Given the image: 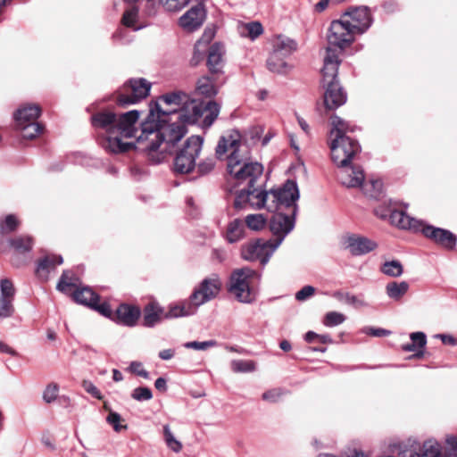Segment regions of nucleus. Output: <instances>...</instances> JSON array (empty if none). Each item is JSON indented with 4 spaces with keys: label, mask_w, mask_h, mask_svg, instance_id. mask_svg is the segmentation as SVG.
I'll return each instance as SVG.
<instances>
[{
    "label": "nucleus",
    "mask_w": 457,
    "mask_h": 457,
    "mask_svg": "<svg viewBox=\"0 0 457 457\" xmlns=\"http://www.w3.org/2000/svg\"><path fill=\"white\" fill-rule=\"evenodd\" d=\"M167 123L166 112L159 104H151L149 112L140 123V135L133 143H121L116 138V153L132 149L143 153L154 164L163 162L170 146L181 140L187 133V125L181 120Z\"/></svg>",
    "instance_id": "f257e3e1"
},
{
    "label": "nucleus",
    "mask_w": 457,
    "mask_h": 457,
    "mask_svg": "<svg viewBox=\"0 0 457 457\" xmlns=\"http://www.w3.org/2000/svg\"><path fill=\"white\" fill-rule=\"evenodd\" d=\"M227 154L228 181L253 187L261 179L263 167L257 162H249L248 146L241 141L237 131H231L219 140L216 147L217 157L222 159Z\"/></svg>",
    "instance_id": "f03ea898"
},
{
    "label": "nucleus",
    "mask_w": 457,
    "mask_h": 457,
    "mask_svg": "<svg viewBox=\"0 0 457 457\" xmlns=\"http://www.w3.org/2000/svg\"><path fill=\"white\" fill-rule=\"evenodd\" d=\"M155 104H159L166 112V117L175 116L177 120L187 123H199L204 128H210L220 111V106L216 102L189 101L188 96L182 91L162 95Z\"/></svg>",
    "instance_id": "7ed1b4c3"
},
{
    "label": "nucleus",
    "mask_w": 457,
    "mask_h": 457,
    "mask_svg": "<svg viewBox=\"0 0 457 457\" xmlns=\"http://www.w3.org/2000/svg\"><path fill=\"white\" fill-rule=\"evenodd\" d=\"M340 62L337 60V54L330 49L328 50V55L323 59L321 83L325 88L324 104L328 110L337 109L346 102V94L337 80Z\"/></svg>",
    "instance_id": "20e7f679"
},
{
    "label": "nucleus",
    "mask_w": 457,
    "mask_h": 457,
    "mask_svg": "<svg viewBox=\"0 0 457 457\" xmlns=\"http://www.w3.org/2000/svg\"><path fill=\"white\" fill-rule=\"evenodd\" d=\"M268 211H287L296 215L298 206L296 201L299 198V190L295 181L287 180L283 187L270 189Z\"/></svg>",
    "instance_id": "39448f33"
},
{
    "label": "nucleus",
    "mask_w": 457,
    "mask_h": 457,
    "mask_svg": "<svg viewBox=\"0 0 457 457\" xmlns=\"http://www.w3.org/2000/svg\"><path fill=\"white\" fill-rule=\"evenodd\" d=\"M260 277L258 272L247 267L236 270L231 274L228 290L239 302L250 303L255 298L251 284Z\"/></svg>",
    "instance_id": "423d86ee"
},
{
    "label": "nucleus",
    "mask_w": 457,
    "mask_h": 457,
    "mask_svg": "<svg viewBox=\"0 0 457 457\" xmlns=\"http://www.w3.org/2000/svg\"><path fill=\"white\" fill-rule=\"evenodd\" d=\"M92 125L97 129V142L108 154H114V111L112 109L102 110L91 118Z\"/></svg>",
    "instance_id": "0eeeda50"
},
{
    "label": "nucleus",
    "mask_w": 457,
    "mask_h": 457,
    "mask_svg": "<svg viewBox=\"0 0 457 457\" xmlns=\"http://www.w3.org/2000/svg\"><path fill=\"white\" fill-rule=\"evenodd\" d=\"M356 33L348 26V21H345L342 17L339 20L333 21L330 24L328 43L325 55H328V50H332L340 60L345 48L349 46L354 40Z\"/></svg>",
    "instance_id": "6e6552de"
},
{
    "label": "nucleus",
    "mask_w": 457,
    "mask_h": 457,
    "mask_svg": "<svg viewBox=\"0 0 457 457\" xmlns=\"http://www.w3.org/2000/svg\"><path fill=\"white\" fill-rule=\"evenodd\" d=\"M151 87V82L145 79H129L116 94V106L127 107L139 103L149 96Z\"/></svg>",
    "instance_id": "1a4fd4ad"
},
{
    "label": "nucleus",
    "mask_w": 457,
    "mask_h": 457,
    "mask_svg": "<svg viewBox=\"0 0 457 457\" xmlns=\"http://www.w3.org/2000/svg\"><path fill=\"white\" fill-rule=\"evenodd\" d=\"M203 146V138L199 136H192L187 139L184 146L175 157L174 170L178 173H189L195 166Z\"/></svg>",
    "instance_id": "9d476101"
},
{
    "label": "nucleus",
    "mask_w": 457,
    "mask_h": 457,
    "mask_svg": "<svg viewBox=\"0 0 457 457\" xmlns=\"http://www.w3.org/2000/svg\"><path fill=\"white\" fill-rule=\"evenodd\" d=\"M140 112L132 110L121 113L116 118V138L121 143H135L140 135V128L137 129V121Z\"/></svg>",
    "instance_id": "9b49d317"
},
{
    "label": "nucleus",
    "mask_w": 457,
    "mask_h": 457,
    "mask_svg": "<svg viewBox=\"0 0 457 457\" xmlns=\"http://www.w3.org/2000/svg\"><path fill=\"white\" fill-rule=\"evenodd\" d=\"M331 159L337 166H345L361 151L358 142L353 138H332L329 144Z\"/></svg>",
    "instance_id": "f8f14e48"
},
{
    "label": "nucleus",
    "mask_w": 457,
    "mask_h": 457,
    "mask_svg": "<svg viewBox=\"0 0 457 457\" xmlns=\"http://www.w3.org/2000/svg\"><path fill=\"white\" fill-rule=\"evenodd\" d=\"M270 201V192L255 187L254 184L253 187L246 186V188L241 189L237 194L234 206L237 209H243L248 205L253 209L266 208L268 210Z\"/></svg>",
    "instance_id": "ddd939ff"
},
{
    "label": "nucleus",
    "mask_w": 457,
    "mask_h": 457,
    "mask_svg": "<svg viewBox=\"0 0 457 457\" xmlns=\"http://www.w3.org/2000/svg\"><path fill=\"white\" fill-rule=\"evenodd\" d=\"M278 247L271 240L257 239L243 245L241 255L246 261H260L265 265Z\"/></svg>",
    "instance_id": "4468645a"
},
{
    "label": "nucleus",
    "mask_w": 457,
    "mask_h": 457,
    "mask_svg": "<svg viewBox=\"0 0 457 457\" xmlns=\"http://www.w3.org/2000/svg\"><path fill=\"white\" fill-rule=\"evenodd\" d=\"M222 287L220 278L212 274L205 278L197 288L194 290L190 295V300L197 308L204 303L216 298L220 294Z\"/></svg>",
    "instance_id": "2eb2a0df"
},
{
    "label": "nucleus",
    "mask_w": 457,
    "mask_h": 457,
    "mask_svg": "<svg viewBox=\"0 0 457 457\" xmlns=\"http://www.w3.org/2000/svg\"><path fill=\"white\" fill-rule=\"evenodd\" d=\"M295 216L292 212H284L282 211H275L270 221V229L276 237L273 241L278 246L280 245L284 238L295 228Z\"/></svg>",
    "instance_id": "dca6fc26"
},
{
    "label": "nucleus",
    "mask_w": 457,
    "mask_h": 457,
    "mask_svg": "<svg viewBox=\"0 0 457 457\" xmlns=\"http://www.w3.org/2000/svg\"><path fill=\"white\" fill-rule=\"evenodd\" d=\"M342 18L348 21V26L357 34L364 33L371 25L370 11L366 6L352 7Z\"/></svg>",
    "instance_id": "f3484780"
},
{
    "label": "nucleus",
    "mask_w": 457,
    "mask_h": 457,
    "mask_svg": "<svg viewBox=\"0 0 457 457\" xmlns=\"http://www.w3.org/2000/svg\"><path fill=\"white\" fill-rule=\"evenodd\" d=\"M10 246L13 250L11 262L14 267H21L29 261L28 254L31 252L34 245V238L29 235H21L9 241Z\"/></svg>",
    "instance_id": "a211bd4d"
},
{
    "label": "nucleus",
    "mask_w": 457,
    "mask_h": 457,
    "mask_svg": "<svg viewBox=\"0 0 457 457\" xmlns=\"http://www.w3.org/2000/svg\"><path fill=\"white\" fill-rule=\"evenodd\" d=\"M420 231L426 237L445 249H453L456 245L457 237L447 229L423 224Z\"/></svg>",
    "instance_id": "6ab92c4d"
},
{
    "label": "nucleus",
    "mask_w": 457,
    "mask_h": 457,
    "mask_svg": "<svg viewBox=\"0 0 457 457\" xmlns=\"http://www.w3.org/2000/svg\"><path fill=\"white\" fill-rule=\"evenodd\" d=\"M339 168L337 178L341 184L347 187H362L365 179L364 172L359 166H352L350 163Z\"/></svg>",
    "instance_id": "aec40b11"
},
{
    "label": "nucleus",
    "mask_w": 457,
    "mask_h": 457,
    "mask_svg": "<svg viewBox=\"0 0 457 457\" xmlns=\"http://www.w3.org/2000/svg\"><path fill=\"white\" fill-rule=\"evenodd\" d=\"M206 17L204 7L198 4L185 12L179 21V26L187 31H194L199 29Z\"/></svg>",
    "instance_id": "412c9836"
},
{
    "label": "nucleus",
    "mask_w": 457,
    "mask_h": 457,
    "mask_svg": "<svg viewBox=\"0 0 457 457\" xmlns=\"http://www.w3.org/2000/svg\"><path fill=\"white\" fill-rule=\"evenodd\" d=\"M345 248L353 254V255H362L366 254L373 250H375L378 246L377 243L373 240H370L365 237L351 235L345 238Z\"/></svg>",
    "instance_id": "4be33fe9"
},
{
    "label": "nucleus",
    "mask_w": 457,
    "mask_h": 457,
    "mask_svg": "<svg viewBox=\"0 0 457 457\" xmlns=\"http://www.w3.org/2000/svg\"><path fill=\"white\" fill-rule=\"evenodd\" d=\"M141 315L139 307L132 304L122 303L116 309V323L127 327L137 325Z\"/></svg>",
    "instance_id": "5701e85b"
},
{
    "label": "nucleus",
    "mask_w": 457,
    "mask_h": 457,
    "mask_svg": "<svg viewBox=\"0 0 457 457\" xmlns=\"http://www.w3.org/2000/svg\"><path fill=\"white\" fill-rule=\"evenodd\" d=\"M400 457H442L441 446L435 439H428L422 445L420 453L411 449L400 450L398 453Z\"/></svg>",
    "instance_id": "b1692460"
},
{
    "label": "nucleus",
    "mask_w": 457,
    "mask_h": 457,
    "mask_svg": "<svg viewBox=\"0 0 457 457\" xmlns=\"http://www.w3.org/2000/svg\"><path fill=\"white\" fill-rule=\"evenodd\" d=\"M390 222L402 229L420 231L423 222L407 215L403 211L395 210L390 213Z\"/></svg>",
    "instance_id": "393cba45"
},
{
    "label": "nucleus",
    "mask_w": 457,
    "mask_h": 457,
    "mask_svg": "<svg viewBox=\"0 0 457 457\" xmlns=\"http://www.w3.org/2000/svg\"><path fill=\"white\" fill-rule=\"evenodd\" d=\"M62 263V258L60 255L48 254L38 260L36 269V275L42 281L48 279L49 273L54 270L57 265Z\"/></svg>",
    "instance_id": "a878e982"
},
{
    "label": "nucleus",
    "mask_w": 457,
    "mask_h": 457,
    "mask_svg": "<svg viewBox=\"0 0 457 457\" xmlns=\"http://www.w3.org/2000/svg\"><path fill=\"white\" fill-rule=\"evenodd\" d=\"M224 47L221 44L215 43L210 49L207 58V66L212 74H220L223 69Z\"/></svg>",
    "instance_id": "bb28decb"
},
{
    "label": "nucleus",
    "mask_w": 457,
    "mask_h": 457,
    "mask_svg": "<svg viewBox=\"0 0 457 457\" xmlns=\"http://www.w3.org/2000/svg\"><path fill=\"white\" fill-rule=\"evenodd\" d=\"M298 48L297 42L287 36L278 35L273 39V49L272 54L283 55V57H288L294 54Z\"/></svg>",
    "instance_id": "cd10ccee"
},
{
    "label": "nucleus",
    "mask_w": 457,
    "mask_h": 457,
    "mask_svg": "<svg viewBox=\"0 0 457 457\" xmlns=\"http://www.w3.org/2000/svg\"><path fill=\"white\" fill-rule=\"evenodd\" d=\"M164 310L157 303L151 302L143 310V325L153 328L164 319Z\"/></svg>",
    "instance_id": "c85d7f7f"
},
{
    "label": "nucleus",
    "mask_w": 457,
    "mask_h": 457,
    "mask_svg": "<svg viewBox=\"0 0 457 457\" xmlns=\"http://www.w3.org/2000/svg\"><path fill=\"white\" fill-rule=\"evenodd\" d=\"M197 307L195 306L194 303L182 302L179 303L170 304L168 307V311L164 312V319H177L180 317H186L193 315L196 312Z\"/></svg>",
    "instance_id": "c756f323"
},
{
    "label": "nucleus",
    "mask_w": 457,
    "mask_h": 457,
    "mask_svg": "<svg viewBox=\"0 0 457 457\" xmlns=\"http://www.w3.org/2000/svg\"><path fill=\"white\" fill-rule=\"evenodd\" d=\"M81 286L79 277L71 270H63L56 288L64 294H71Z\"/></svg>",
    "instance_id": "7c9ffc66"
},
{
    "label": "nucleus",
    "mask_w": 457,
    "mask_h": 457,
    "mask_svg": "<svg viewBox=\"0 0 457 457\" xmlns=\"http://www.w3.org/2000/svg\"><path fill=\"white\" fill-rule=\"evenodd\" d=\"M41 113V109L37 104H29L20 108L14 114L17 125H25L30 122H37Z\"/></svg>",
    "instance_id": "2f4dec72"
},
{
    "label": "nucleus",
    "mask_w": 457,
    "mask_h": 457,
    "mask_svg": "<svg viewBox=\"0 0 457 457\" xmlns=\"http://www.w3.org/2000/svg\"><path fill=\"white\" fill-rule=\"evenodd\" d=\"M72 299L80 304L91 307L95 306L96 301L100 300L99 295L88 287H79L71 293Z\"/></svg>",
    "instance_id": "473e14b6"
},
{
    "label": "nucleus",
    "mask_w": 457,
    "mask_h": 457,
    "mask_svg": "<svg viewBox=\"0 0 457 457\" xmlns=\"http://www.w3.org/2000/svg\"><path fill=\"white\" fill-rule=\"evenodd\" d=\"M332 129L330 130V138H351L345 136L348 131H353V129L344 120L338 116L331 117Z\"/></svg>",
    "instance_id": "72a5a7b5"
},
{
    "label": "nucleus",
    "mask_w": 457,
    "mask_h": 457,
    "mask_svg": "<svg viewBox=\"0 0 457 457\" xmlns=\"http://www.w3.org/2000/svg\"><path fill=\"white\" fill-rule=\"evenodd\" d=\"M196 92L205 97H213L218 94V87L213 79L203 76L197 80Z\"/></svg>",
    "instance_id": "f704fd0d"
},
{
    "label": "nucleus",
    "mask_w": 457,
    "mask_h": 457,
    "mask_svg": "<svg viewBox=\"0 0 457 457\" xmlns=\"http://www.w3.org/2000/svg\"><path fill=\"white\" fill-rule=\"evenodd\" d=\"M286 58L287 57H283V55L270 53L267 60L268 69L275 73H287L290 71L291 67L286 62Z\"/></svg>",
    "instance_id": "c9c22d12"
},
{
    "label": "nucleus",
    "mask_w": 457,
    "mask_h": 457,
    "mask_svg": "<svg viewBox=\"0 0 457 457\" xmlns=\"http://www.w3.org/2000/svg\"><path fill=\"white\" fill-rule=\"evenodd\" d=\"M409 290V284L405 281H393L386 286L387 296L395 301H400Z\"/></svg>",
    "instance_id": "e433bc0d"
},
{
    "label": "nucleus",
    "mask_w": 457,
    "mask_h": 457,
    "mask_svg": "<svg viewBox=\"0 0 457 457\" xmlns=\"http://www.w3.org/2000/svg\"><path fill=\"white\" fill-rule=\"evenodd\" d=\"M121 24L133 30H138L144 26L138 23V8L135 5L129 6L123 13Z\"/></svg>",
    "instance_id": "4c0bfd02"
},
{
    "label": "nucleus",
    "mask_w": 457,
    "mask_h": 457,
    "mask_svg": "<svg viewBox=\"0 0 457 457\" xmlns=\"http://www.w3.org/2000/svg\"><path fill=\"white\" fill-rule=\"evenodd\" d=\"M244 222L239 219H235L229 222L227 228V239L229 243L239 241L244 236Z\"/></svg>",
    "instance_id": "58836bf2"
},
{
    "label": "nucleus",
    "mask_w": 457,
    "mask_h": 457,
    "mask_svg": "<svg viewBox=\"0 0 457 457\" xmlns=\"http://www.w3.org/2000/svg\"><path fill=\"white\" fill-rule=\"evenodd\" d=\"M163 438L167 447L170 450L176 453L181 452L183 448L182 443L175 437L169 425L163 426Z\"/></svg>",
    "instance_id": "ea45409f"
},
{
    "label": "nucleus",
    "mask_w": 457,
    "mask_h": 457,
    "mask_svg": "<svg viewBox=\"0 0 457 457\" xmlns=\"http://www.w3.org/2000/svg\"><path fill=\"white\" fill-rule=\"evenodd\" d=\"M17 127L21 130L22 137L26 139H33L41 134L44 130V126L38 122L17 125Z\"/></svg>",
    "instance_id": "a19ab883"
},
{
    "label": "nucleus",
    "mask_w": 457,
    "mask_h": 457,
    "mask_svg": "<svg viewBox=\"0 0 457 457\" xmlns=\"http://www.w3.org/2000/svg\"><path fill=\"white\" fill-rule=\"evenodd\" d=\"M263 32L262 24L258 21H252L245 24L240 31L241 35L254 40Z\"/></svg>",
    "instance_id": "79ce46f5"
},
{
    "label": "nucleus",
    "mask_w": 457,
    "mask_h": 457,
    "mask_svg": "<svg viewBox=\"0 0 457 457\" xmlns=\"http://www.w3.org/2000/svg\"><path fill=\"white\" fill-rule=\"evenodd\" d=\"M245 221L250 229L258 231L265 227L267 219L263 214H249L245 217Z\"/></svg>",
    "instance_id": "37998d69"
},
{
    "label": "nucleus",
    "mask_w": 457,
    "mask_h": 457,
    "mask_svg": "<svg viewBox=\"0 0 457 457\" xmlns=\"http://www.w3.org/2000/svg\"><path fill=\"white\" fill-rule=\"evenodd\" d=\"M381 271L390 277L397 278L403 274V265L398 261L386 262L381 267Z\"/></svg>",
    "instance_id": "c03bdc74"
},
{
    "label": "nucleus",
    "mask_w": 457,
    "mask_h": 457,
    "mask_svg": "<svg viewBox=\"0 0 457 457\" xmlns=\"http://www.w3.org/2000/svg\"><path fill=\"white\" fill-rule=\"evenodd\" d=\"M230 366L235 373H246L255 370V362L253 361L233 360Z\"/></svg>",
    "instance_id": "a18cd8bd"
},
{
    "label": "nucleus",
    "mask_w": 457,
    "mask_h": 457,
    "mask_svg": "<svg viewBox=\"0 0 457 457\" xmlns=\"http://www.w3.org/2000/svg\"><path fill=\"white\" fill-rule=\"evenodd\" d=\"M21 224V221L13 214H8L0 223V230L3 234H8L15 231Z\"/></svg>",
    "instance_id": "49530a36"
},
{
    "label": "nucleus",
    "mask_w": 457,
    "mask_h": 457,
    "mask_svg": "<svg viewBox=\"0 0 457 457\" xmlns=\"http://www.w3.org/2000/svg\"><path fill=\"white\" fill-rule=\"evenodd\" d=\"M364 193L372 198H377L382 192L383 183L380 179H372L363 184Z\"/></svg>",
    "instance_id": "de8ad7c7"
},
{
    "label": "nucleus",
    "mask_w": 457,
    "mask_h": 457,
    "mask_svg": "<svg viewBox=\"0 0 457 457\" xmlns=\"http://www.w3.org/2000/svg\"><path fill=\"white\" fill-rule=\"evenodd\" d=\"M16 289L12 281L9 278L0 280V297L9 300H14Z\"/></svg>",
    "instance_id": "09e8293b"
},
{
    "label": "nucleus",
    "mask_w": 457,
    "mask_h": 457,
    "mask_svg": "<svg viewBox=\"0 0 457 457\" xmlns=\"http://www.w3.org/2000/svg\"><path fill=\"white\" fill-rule=\"evenodd\" d=\"M333 296L340 302H344L350 305L354 306H365L366 303L358 298L356 295H351L350 293H344L341 291H337L334 293Z\"/></svg>",
    "instance_id": "8fccbe9b"
},
{
    "label": "nucleus",
    "mask_w": 457,
    "mask_h": 457,
    "mask_svg": "<svg viewBox=\"0 0 457 457\" xmlns=\"http://www.w3.org/2000/svg\"><path fill=\"white\" fill-rule=\"evenodd\" d=\"M190 0H160L163 9L169 12H177L185 8Z\"/></svg>",
    "instance_id": "3c124183"
},
{
    "label": "nucleus",
    "mask_w": 457,
    "mask_h": 457,
    "mask_svg": "<svg viewBox=\"0 0 457 457\" xmlns=\"http://www.w3.org/2000/svg\"><path fill=\"white\" fill-rule=\"evenodd\" d=\"M345 320V316L341 312H328L324 317L323 324L326 327H335L344 323Z\"/></svg>",
    "instance_id": "603ef678"
},
{
    "label": "nucleus",
    "mask_w": 457,
    "mask_h": 457,
    "mask_svg": "<svg viewBox=\"0 0 457 457\" xmlns=\"http://www.w3.org/2000/svg\"><path fill=\"white\" fill-rule=\"evenodd\" d=\"M217 345V342L215 340H208L204 342H198V341H191L187 342L183 345V346L187 349H194L196 351H205L211 347H213Z\"/></svg>",
    "instance_id": "864d4df0"
},
{
    "label": "nucleus",
    "mask_w": 457,
    "mask_h": 457,
    "mask_svg": "<svg viewBox=\"0 0 457 457\" xmlns=\"http://www.w3.org/2000/svg\"><path fill=\"white\" fill-rule=\"evenodd\" d=\"M13 312V301L0 297V319L11 317Z\"/></svg>",
    "instance_id": "5fc2aeb1"
},
{
    "label": "nucleus",
    "mask_w": 457,
    "mask_h": 457,
    "mask_svg": "<svg viewBox=\"0 0 457 457\" xmlns=\"http://www.w3.org/2000/svg\"><path fill=\"white\" fill-rule=\"evenodd\" d=\"M59 386L55 383H50L43 393V399L46 403L54 402L58 396Z\"/></svg>",
    "instance_id": "6e6d98bb"
},
{
    "label": "nucleus",
    "mask_w": 457,
    "mask_h": 457,
    "mask_svg": "<svg viewBox=\"0 0 457 457\" xmlns=\"http://www.w3.org/2000/svg\"><path fill=\"white\" fill-rule=\"evenodd\" d=\"M132 397L133 399L142 402V401H148L152 399L153 394L150 388L148 387H137L132 392Z\"/></svg>",
    "instance_id": "4d7b16f0"
},
{
    "label": "nucleus",
    "mask_w": 457,
    "mask_h": 457,
    "mask_svg": "<svg viewBox=\"0 0 457 457\" xmlns=\"http://www.w3.org/2000/svg\"><path fill=\"white\" fill-rule=\"evenodd\" d=\"M99 301L100 300H96L95 306H91L90 308L98 312L101 315L112 320V312L111 305L106 302L100 303Z\"/></svg>",
    "instance_id": "13d9d810"
},
{
    "label": "nucleus",
    "mask_w": 457,
    "mask_h": 457,
    "mask_svg": "<svg viewBox=\"0 0 457 457\" xmlns=\"http://www.w3.org/2000/svg\"><path fill=\"white\" fill-rule=\"evenodd\" d=\"M283 395L280 388H273L262 394V399L270 403H277Z\"/></svg>",
    "instance_id": "bf43d9fd"
},
{
    "label": "nucleus",
    "mask_w": 457,
    "mask_h": 457,
    "mask_svg": "<svg viewBox=\"0 0 457 457\" xmlns=\"http://www.w3.org/2000/svg\"><path fill=\"white\" fill-rule=\"evenodd\" d=\"M215 167V161L213 158H206L198 164V172L201 175L210 173Z\"/></svg>",
    "instance_id": "052dcab7"
},
{
    "label": "nucleus",
    "mask_w": 457,
    "mask_h": 457,
    "mask_svg": "<svg viewBox=\"0 0 457 457\" xmlns=\"http://www.w3.org/2000/svg\"><path fill=\"white\" fill-rule=\"evenodd\" d=\"M315 293V288L312 286H304L295 294L297 301H305L307 298L312 296Z\"/></svg>",
    "instance_id": "680f3d73"
},
{
    "label": "nucleus",
    "mask_w": 457,
    "mask_h": 457,
    "mask_svg": "<svg viewBox=\"0 0 457 457\" xmlns=\"http://www.w3.org/2000/svg\"><path fill=\"white\" fill-rule=\"evenodd\" d=\"M82 386L85 389L86 392L90 394L93 397L101 400L103 398L100 391L97 389V387L88 380H83Z\"/></svg>",
    "instance_id": "e2e57ef3"
},
{
    "label": "nucleus",
    "mask_w": 457,
    "mask_h": 457,
    "mask_svg": "<svg viewBox=\"0 0 457 457\" xmlns=\"http://www.w3.org/2000/svg\"><path fill=\"white\" fill-rule=\"evenodd\" d=\"M411 340L417 345L418 349L423 348L427 343L426 335L423 332L411 333Z\"/></svg>",
    "instance_id": "0e129e2a"
},
{
    "label": "nucleus",
    "mask_w": 457,
    "mask_h": 457,
    "mask_svg": "<svg viewBox=\"0 0 457 457\" xmlns=\"http://www.w3.org/2000/svg\"><path fill=\"white\" fill-rule=\"evenodd\" d=\"M130 370L144 378H149V373L143 368V365L141 362H138V361H133L131 362L130 364Z\"/></svg>",
    "instance_id": "69168bd1"
},
{
    "label": "nucleus",
    "mask_w": 457,
    "mask_h": 457,
    "mask_svg": "<svg viewBox=\"0 0 457 457\" xmlns=\"http://www.w3.org/2000/svg\"><path fill=\"white\" fill-rule=\"evenodd\" d=\"M362 331L369 336L378 337H386L390 334L389 330H386L384 328H370V327L364 328Z\"/></svg>",
    "instance_id": "338daca9"
},
{
    "label": "nucleus",
    "mask_w": 457,
    "mask_h": 457,
    "mask_svg": "<svg viewBox=\"0 0 457 457\" xmlns=\"http://www.w3.org/2000/svg\"><path fill=\"white\" fill-rule=\"evenodd\" d=\"M395 209L392 206V203H389V205L387 207L378 206L375 209V214L378 217H380L381 219L389 218L390 219V213L391 212H394Z\"/></svg>",
    "instance_id": "774afa93"
}]
</instances>
